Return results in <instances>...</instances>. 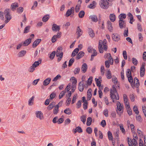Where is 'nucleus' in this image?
Instances as JSON below:
<instances>
[{"label": "nucleus", "mask_w": 146, "mask_h": 146, "mask_svg": "<svg viewBox=\"0 0 146 146\" xmlns=\"http://www.w3.org/2000/svg\"><path fill=\"white\" fill-rule=\"evenodd\" d=\"M52 29L53 31L56 32L59 31L60 28L59 26H58L57 25L53 24L52 25Z\"/></svg>", "instance_id": "nucleus-12"}, {"label": "nucleus", "mask_w": 146, "mask_h": 146, "mask_svg": "<svg viewBox=\"0 0 146 146\" xmlns=\"http://www.w3.org/2000/svg\"><path fill=\"white\" fill-rule=\"evenodd\" d=\"M76 129L78 132L80 133L82 132V130L80 127L78 126L76 128Z\"/></svg>", "instance_id": "nucleus-64"}, {"label": "nucleus", "mask_w": 146, "mask_h": 146, "mask_svg": "<svg viewBox=\"0 0 146 146\" xmlns=\"http://www.w3.org/2000/svg\"><path fill=\"white\" fill-rule=\"evenodd\" d=\"M131 141V142H132L134 146H137V143L135 139H132V141Z\"/></svg>", "instance_id": "nucleus-56"}, {"label": "nucleus", "mask_w": 146, "mask_h": 146, "mask_svg": "<svg viewBox=\"0 0 146 146\" xmlns=\"http://www.w3.org/2000/svg\"><path fill=\"white\" fill-rule=\"evenodd\" d=\"M112 39L116 42L118 41L120 39V36L118 34H113L112 36Z\"/></svg>", "instance_id": "nucleus-6"}, {"label": "nucleus", "mask_w": 146, "mask_h": 146, "mask_svg": "<svg viewBox=\"0 0 146 146\" xmlns=\"http://www.w3.org/2000/svg\"><path fill=\"white\" fill-rule=\"evenodd\" d=\"M116 86L115 85H113L112 86V88L113 90L111 89L110 90V98L112 100L113 102H115V101L114 99L115 98L116 100H119V96L117 91L116 89Z\"/></svg>", "instance_id": "nucleus-2"}, {"label": "nucleus", "mask_w": 146, "mask_h": 146, "mask_svg": "<svg viewBox=\"0 0 146 146\" xmlns=\"http://www.w3.org/2000/svg\"><path fill=\"white\" fill-rule=\"evenodd\" d=\"M72 13H73L72 12V10H71L68 9L66 13V17H68Z\"/></svg>", "instance_id": "nucleus-44"}, {"label": "nucleus", "mask_w": 146, "mask_h": 146, "mask_svg": "<svg viewBox=\"0 0 146 146\" xmlns=\"http://www.w3.org/2000/svg\"><path fill=\"white\" fill-rule=\"evenodd\" d=\"M145 71L144 64H142L140 70V76L141 77H143L144 76L145 74Z\"/></svg>", "instance_id": "nucleus-8"}, {"label": "nucleus", "mask_w": 146, "mask_h": 146, "mask_svg": "<svg viewBox=\"0 0 146 146\" xmlns=\"http://www.w3.org/2000/svg\"><path fill=\"white\" fill-rule=\"evenodd\" d=\"M126 108L127 110V113L129 115H131L132 114V110L130 108L129 105H127Z\"/></svg>", "instance_id": "nucleus-29"}, {"label": "nucleus", "mask_w": 146, "mask_h": 146, "mask_svg": "<svg viewBox=\"0 0 146 146\" xmlns=\"http://www.w3.org/2000/svg\"><path fill=\"white\" fill-rule=\"evenodd\" d=\"M85 54V53L83 51H80L77 54L76 58L79 60L83 57Z\"/></svg>", "instance_id": "nucleus-15"}, {"label": "nucleus", "mask_w": 146, "mask_h": 146, "mask_svg": "<svg viewBox=\"0 0 146 146\" xmlns=\"http://www.w3.org/2000/svg\"><path fill=\"white\" fill-rule=\"evenodd\" d=\"M103 113L106 117L108 116V111L107 109H105L103 111Z\"/></svg>", "instance_id": "nucleus-57"}, {"label": "nucleus", "mask_w": 146, "mask_h": 146, "mask_svg": "<svg viewBox=\"0 0 146 146\" xmlns=\"http://www.w3.org/2000/svg\"><path fill=\"white\" fill-rule=\"evenodd\" d=\"M109 7V3L107 0H103L101 3V7L104 9H106Z\"/></svg>", "instance_id": "nucleus-4"}, {"label": "nucleus", "mask_w": 146, "mask_h": 146, "mask_svg": "<svg viewBox=\"0 0 146 146\" xmlns=\"http://www.w3.org/2000/svg\"><path fill=\"white\" fill-rule=\"evenodd\" d=\"M41 60H40L39 61H35L34 63L33 64V67L35 68L37 66L39 65V64L41 63Z\"/></svg>", "instance_id": "nucleus-38"}, {"label": "nucleus", "mask_w": 146, "mask_h": 146, "mask_svg": "<svg viewBox=\"0 0 146 146\" xmlns=\"http://www.w3.org/2000/svg\"><path fill=\"white\" fill-rule=\"evenodd\" d=\"M26 52L25 50H23L20 52L18 54V56L19 57L23 56L26 53Z\"/></svg>", "instance_id": "nucleus-36"}, {"label": "nucleus", "mask_w": 146, "mask_h": 146, "mask_svg": "<svg viewBox=\"0 0 146 146\" xmlns=\"http://www.w3.org/2000/svg\"><path fill=\"white\" fill-rule=\"evenodd\" d=\"M11 10L9 9H5L4 13L3 12L0 11V18L2 20H4V15L6 20L5 23H8L11 19L12 17L10 13Z\"/></svg>", "instance_id": "nucleus-1"}, {"label": "nucleus", "mask_w": 146, "mask_h": 146, "mask_svg": "<svg viewBox=\"0 0 146 146\" xmlns=\"http://www.w3.org/2000/svg\"><path fill=\"white\" fill-rule=\"evenodd\" d=\"M61 76L60 74L57 75L56 77L54 78L53 80V81L55 82L58 79L60 78Z\"/></svg>", "instance_id": "nucleus-51"}, {"label": "nucleus", "mask_w": 146, "mask_h": 146, "mask_svg": "<svg viewBox=\"0 0 146 146\" xmlns=\"http://www.w3.org/2000/svg\"><path fill=\"white\" fill-rule=\"evenodd\" d=\"M55 96H56L55 93L54 92L52 93L50 95L49 99L52 100V99H53L55 97Z\"/></svg>", "instance_id": "nucleus-52"}, {"label": "nucleus", "mask_w": 146, "mask_h": 146, "mask_svg": "<svg viewBox=\"0 0 146 146\" xmlns=\"http://www.w3.org/2000/svg\"><path fill=\"white\" fill-rule=\"evenodd\" d=\"M85 12L84 11L82 10L80 11L78 13V16L80 18H83L85 15Z\"/></svg>", "instance_id": "nucleus-35"}, {"label": "nucleus", "mask_w": 146, "mask_h": 146, "mask_svg": "<svg viewBox=\"0 0 146 146\" xmlns=\"http://www.w3.org/2000/svg\"><path fill=\"white\" fill-rule=\"evenodd\" d=\"M133 63L135 65H137L138 64V61L134 58H133L132 59Z\"/></svg>", "instance_id": "nucleus-48"}, {"label": "nucleus", "mask_w": 146, "mask_h": 146, "mask_svg": "<svg viewBox=\"0 0 146 146\" xmlns=\"http://www.w3.org/2000/svg\"><path fill=\"white\" fill-rule=\"evenodd\" d=\"M126 14L124 13H121L119 15L118 18L119 20H123L126 18Z\"/></svg>", "instance_id": "nucleus-33"}, {"label": "nucleus", "mask_w": 146, "mask_h": 146, "mask_svg": "<svg viewBox=\"0 0 146 146\" xmlns=\"http://www.w3.org/2000/svg\"><path fill=\"white\" fill-rule=\"evenodd\" d=\"M41 39H37L32 44V47L33 48L36 47L39 43L40 42Z\"/></svg>", "instance_id": "nucleus-18"}, {"label": "nucleus", "mask_w": 146, "mask_h": 146, "mask_svg": "<svg viewBox=\"0 0 146 146\" xmlns=\"http://www.w3.org/2000/svg\"><path fill=\"white\" fill-rule=\"evenodd\" d=\"M83 31L80 28L79 26H78L76 29V33L78 35L77 38H78L81 35H82Z\"/></svg>", "instance_id": "nucleus-10"}, {"label": "nucleus", "mask_w": 146, "mask_h": 146, "mask_svg": "<svg viewBox=\"0 0 146 146\" xmlns=\"http://www.w3.org/2000/svg\"><path fill=\"white\" fill-rule=\"evenodd\" d=\"M19 7L18 4L17 3H12L11 6V9L13 11H14L16 8Z\"/></svg>", "instance_id": "nucleus-22"}, {"label": "nucleus", "mask_w": 146, "mask_h": 146, "mask_svg": "<svg viewBox=\"0 0 146 146\" xmlns=\"http://www.w3.org/2000/svg\"><path fill=\"white\" fill-rule=\"evenodd\" d=\"M23 11V8L22 7H19L17 9V12L19 13H21Z\"/></svg>", "instance_id": "nucleus-47"}, {"label": "nucleus", "mask_w": 146, "mask_h": 146, "mask_svg": "<svg viewBox=\"0 0 146 146\" xmlns=\"http://www.w3.org/2000/svg\"><path fill=\"white\" fill-rule=\"evenodd\" d=\"M92 119L91 117H88L87 120L86 125L87 126H90L91 124Z\"/></svg>", "instance_id": "nucleus-37"}, {"label": "nucleus", "mask_w": 146, "mask_h": 146, "mask_svg": "<svg viewBox=\"0 0 146 146\" xmlns=\"http://www.w3.org/2000/svg\"><path fill=\"white\" fill-rule=\"evenodd\" d=\"M108 136L109 140H113V137L110 131L108 132Z\"/></svg>", "instance_id": "nucleus-40"}, {"label": "nucleus", "mask_w": 146, "mask_h": 146, "mask_svg": "<svg viewBox=\"0 0 146 146\" xmlns=\"http://www.w3.org/2000/svg\"><path fill=\"white\" fill-rule=\"evenodd\" d=\"M96 2L94 1H93L88 6V7L90 9H94L95 7V5H96Z\"/></svg>", "instance_id": "nucleus-28"}, {"label": "nucleus", "mask_w": 146, "mask_h": 146, "mask_svg": "<svg viewBox=\"0 0 146 146\" xmlns=\"http://www.w3.org/2000/svg\"><path fill=\"white\" fill-rule=\"evenodd\" d=\"M79 87H78V89L79 90L80 92H82L83 91L84 87V85H83V84L81 82H80L79 84Z\"/></svg>", "instance_id": "nucleus-27"}, {"label": "nucleus", "mask_w": 146, "mask_h": 146, "mask_svg": "<svg viewBox=\"0 0 146 146\" xmlns=\"http://www.w3.org/2000/svg\"><path fill=\"white\" fill-rule=\"evenodd\" d=\"M109 17L110 20L111 22H113L115 21V16L114 14H110Z\"/></svg>", "instance_id": "nucleus-31"}, {"label": "nucleus", "mask_w": 146, "mask_h": 146, "mask_svg": "<svg viewBox=\"0 0 146 146\" xmlns=\"http://www.w3.org/2000/svg\"><path fill=\"white\" fill-rule=\"evenodd\" d=\"M35 114L36 115V117L42 120L44 119L43 113L41 111H36V112Z\"/></svg>", "instance_id": "nucleus-7"}, {"label": "nucleus", "mask_w": 146, "mask_h": 146, "mask_svg": "<svg viewBox=\"0 0 146 146\" xmlns=\"http://www.w3.org/2000/svg\"><path fill=\"white\" fill-rule=\"evenodd\" d=\"M119 127L122 133H125V130L123 127V125L122 124H120L119 126Z\"/></svg>", "instance_id": "nucleus-55"}, {"label": "nucleus", "mask_w": 146, "mask_h": 146, "mask_svg": "<svg viewBox=\"0 0 146 146\" xmlns=\"http://www.w3.org/2000/svg\"><path fill=\"white\" fill-rule=\"evenodd\" d=\"M88 34L91 37H93L94 36V33L93 31L91 28L88 29Z\"/></svg>", "instance_id": "nucleus-25"}, {"label": "nucleus", "mask_w": 146, "mask_h": 146, "mask_svg": "<svg viewBox=\"0 0 146 146\" xmlns=\"http://www.w3.org/2000/svg\"><path fill=\"white\" fill-rule=\"evenodd\" d=\"M126 75L127 77L131 76V72L130 70L129 69H127L126 71Z\"/></svg>", "instance_id": "nucleus-54"}, {"label": "nucleus", "mask_w": 146, "mask_h": 146, "mask_svg": "<svg viewBox=\"0 0 146 146\" xmlns=\"http://www.w3.org/2000/svg\"><path fill=\"white\" fill-rule=\"evenodd\" d=\"M74 61V58H72L70 59L69 62L68 66L70 67L72 64L73 63Z\"/></svg>", "instance_id": "nucleus-45"}, {"label": "nucleus", "mask_w": 146, "mask_h": 146, "mask_svg": "<svg viewBox=\"0 0 146 146\" xmlns=\"http://www.w3.org/2000/svg\"><path fill=\"white\" fill-rule=\"evenodd\" d=\"M92 91L91 89L89 88L87 91V99L89 100H91L92 95Z\"/></svg>", "instance_id": "nucleus-14"}, {"label": "nucleus", "mask_w": 146, "mask_h": 146, "mask_svg": "<svg viewBox=\"0 0 146 146\" xmlns=\"http://www.w3.org/2000/svg\"><path fill=\"white\" fill-rule=\"evenodd\" d=\"M88 68V66L86 63H84L82 65L81 69L83 73H85L87 71Z\"/></svg>", "instance_id": "nucleus-19"}, {"label": "nucleus", "mask_w": 146, "mask_h": 146, "mask_svg": "<svg viewBox=\"0 0 146 146\" xmlns=\"http://www.w3.org/2000/svg\"><path fill=\"white\" fill-rule=\"evenodd\" d=\"M133 110L135 112L136 114H138L139 113V111L138 110V108L137 106H134L133 108Z\"/></svg>", "instance_id": "nucleus-50"}, {"label": "nucleus", "mask_w": 146, "mask_h": 146, "mask_svg": "<svg viewBox=\"0 0 146 146\" xmlns=\"http://www.w3.org/2000/svg\"><path fill=\"white\" fill-rule=\"evenodd\" d=\"M117 106L118 110L120 111L119 113L118 112V113L120 116L123 113V106L119 102H118L117 104Z\"/></svg>", "instance_id": "nucleus-5"}, {"label": "nucleus", "mask_w": 146, "mask_h": 146, "mask_svg": "<svg viewBox=\"0 0 146 146\" xmlns=\"http://www.w3.org/2000/svg\"><path fill=\"white\" fill-rule=\"evenodd\" d=\"M62 47H58L57 48L56 51V55L57 57H58V58L57 59V62H59L62 60L63 54V52H60L62 51Z\"/></svg>", "instance_id": "nucleus-3"}, {"label": "nucleus", "mask_w": 146, "mask_h": 146, "mask_svg": "<svg viewBox=\"0 0 146 146\" xmlns=\"http://www.w3.org/2000/svg\"><path fill=\"white\" fill-rule=\"evenodd\" d=\"M34 98V96H33L28 101V105L29 106H32L33 104Z\"/></svg>", "instance_id": "nucleus-32"}, {"label": "nucleus", "mask_w": 146, "mask_h": 146, "mask_svg": "<svg viewBox=\"0 0 146 146\" xmlns=\"http://www.w3.org/2000/svg\"><path fill=\"white\" fill-rule=\"evenodd\" d=\"M81 104H82V103H81V100H79L78 101L77 104H76V107H77V108H79L81 106Z\"/></svg>", "instance_id": "nucleus-62"}, {"label": "nucleus", "mask_w": 146, "mask_h": 146, "mask_svg": "<svg viewBox=\"0 0 146 146\" xmlns=\"http://www.w3.org/2000/svg\"><path fill=\"white\" fill-rule=\"evenodd\" d=\"M79 51V49L78 48H76L72 52L71 56L74 57L75 56Z\"/></svg>", "instance_id": "nucleus-30"}, {"label": "nucleus", "mask_w": 146, "mask_h": 146, "mask_svg": "<svg viewBox=\"0 0 146 146\" xmlns=\"http://www.w3.org/2000/svg\"><path fill=\"white\" fill-rule=\"evenodd\" d=\"M95 80L96 82L97 86L99 87L98 93L99 97L100 98V81L99 80V79L95 78Z\"/></svg>", "instance_id": "nucleus-11"}, {"label": "nucleus", "mask_w": 146, "mask_h": 146, "mask_svg": "<svg viewBox=\"0 0 146 146\" xmlns=\"http://www.w3.org/2000/svg\"><path fill=\"white\" fill-rule=\"evenodd\" d=\"M92 77H90L88 80V84L89 85H90L92 82Z\"/></svg>", "instance_id": "nucleus-63"}, {"label": "nucleus", "mask_w": 146, "mask_h": 146, "mask_svg": "<svg viewBox=\"0 0 146 146\" xmlns=\"http://www.w3.org/2000/svg\"><path fill=\"white\" fill-rule=\"evenodd\" d=\"M107 25L108 29L110 32H111L113 31V27L112 26V24L111 22L108 21L107 22Z\"/></svg>", "instance_id": "nucleus-23"}, {"label": "nucleus", "mask_w": 146, "mask_h": 146, "mask_svg": "<svg viewBox=\"0 0 146 146\" xmlns=\"http://www.w3.org/2000/svg\"><path fill=\"white\" fill-rule=\"evenodd\" d=\"M105 75L108 79H110L111 78V73L109 69H107Z\"/></svg>", "instance_id": "nucleus-13"}, {"label": "nucleus", "mask_w": 146, "mask_h": 146, "mask_svg": "<svg viewBox=\"0 0 146 146\" xmlns=\"http://www.w3.org/2000/svg\"><path fill=\"white\" fill-rule=\"evenodd\" d=\"M77 80L76 79L74 80L72 82V87L71 88L72 92H74L76 89V85Z\"/></svg>", "instance_id": "nucleus-17"}, {"label": "nucleus", "mask_w": 146, "mask_h": 146, "mask_svg": "<svg viewBox=\"0 0 146 146\" xmlns=\"http://www.w3.org/2000/svg\"><path fill=\"white\" fill-rule=\"evenodd\" d=\"M49 15H48L44 16L42 19V21L44 22H46L49 19Z\"/></svg>", "instance_id": "nucleus-39"}, {"label": "nucleus", "mask_w": 146, "mask_h": 146, "mask_svg": "<svg viewBox=\"0 0 146 146\" xmlns=\"http://www.w3.org/2000/svg\"><path fill=\"white\" fill-rule=\"evenodd\" d=\"M30 28V26H29L26 27L24 30V33H28L29 31Z\"/></svg>", "instance_id": "nucleus-42"}, {"label": "nucleus", "mask_w": 146, "mask_h": 146, "mask_svg": "<svg viewBox=\"0 0 146 146\" xmlns=\"http://www.w3.org/2000/svg\"><path fill=\"white\" fill-rule=\"evenodd\" d=\"M80 69L79 68H76L74 70V72L75 74H78L79 73Z\"/></svg>", "instance_id": "nucleus-53"}, {"label": "nucleus", "mask_w": 146, "mask_h": 146, "mask_svg": "<svg viewBox=\"0 0 146 146\" xmlns=\"http://www.w3.org/2000/svg\"><path fill=\"white\" fill-rule=\"evenodd\" d=\"M51 79L50 78L46 79L44 80L43 82V84L44 86H47L50 82Z\"/></svg>", "instance_id": "nucleus-24"}, {"label": "nucleus", "mask_w": 146, "mask_h": 146, "mask_svg": "<svg viewBox=\"0 0 146 146\" xmlns=\"http://www.w3.org/2000/svg\"><path fill=\"white\" fill-rule=\"evenodd\" d=\"M119 27L120 29H122L123 27H125L126 23L125 21L123 20H119Z\"/></svg>", "instance_id": "nucleus-9"}, {"label": "nucleus", "mask_w": 146, "mask_h": 146, "mask_svg": "<svg viewBox=\"0 0 146 146\" xmlns=\"http://www.w3.org/2000/svg\"><path fill=\"white\" fill-rule=\"evenodd\" d=\"M64 112L65 113L68 115H70L71 113V111L69 108L65 110Z\"/></svg>", "instance_id": "nucleus-43"}, {"label": "nucleus", "mask_w": 146, "mask_h": 146, "mask_svg": "<svg viewBox=\"0 0 146 146\" xmlns=\"http://www.w3.org/2000/svg\"><path fill=\"white\" fill-rule=\"evenodd\" d=\"M66 92L65 91H62L60 93L59 96V98L61 99L64 95Z\"/></svg>", "instance_id": "nucleus-49"}, {"label": "nucleus", "mask_w": 146, "mask_h": 146, "mask_svg": "<svg viewBox=\"0 0 146 146\" xmlns=\"http://www.w3.org/2000/svg\"><path fill=\"white\" fill-rule=\"evenodd\" d=\"M56 52L55 51H54L50 54L49 58L51 60L54 59L56 55Z\"/></svg>", "instance_id": "nucleus-34"}, {"label": "nucleus", "mask_w": 146, "mask_h": 146, "mask_svg": "<svg viewBox=\"0 0 146 146\" xmlns=\"http://www.w3.org/2000/svg\"><path fill=\"white\" fill-rule=\"evenodd\" d=\"M81 121L84 124L86 121V116L85 115H82L80 117Z\"/></svg>", "instance_id": "nucleus-41"}, {"label": "nucleus", "mask_w": 146, "mask_h": 146, "mask_svg": "<svg viewBox=\"0 0 146 146\" xmlns=\"http://www.w3.org/2000/svg\"><path fill=\"white\" fill-rule=\"evenodd\" d=\"M80 7V5L78 4L76 5L75 9L76 12L78 13L79 11Z\"/></svg>", "instance_id": "nucleus-58"}, {"label": "nucleus", "mask_w": 146, "mask_h": 146, "mask_svg": "<svg viewBox=\"0 0 146 146\" xmlns=\"http://www.w3.org/2000/svg\"><path fill=\"white\" fill-rule=\"evenodd\" d=\"M32 39L29 38L23 42V45L24 46H28L31 42Z\"/></svg>", "instance_id": "nucleus-21"}, {"label": "nucleus", "mask_w": 146, "mask_h": 146, "mask_svg": "<svg viewBox=\"0 0 146 146\" xmlns=\"http://www.w3.org/2000/svg\"><path fill=\"white\" fill-rule=\"evenodd\" d=\"M86 131L88 134H91L92 132V128L90 127H88L86 129Z\"/></svg>", "instance_id": "nucleus-59"}, {"label": "nucleus", "mask_w": 146, "mask_h": 146, "mask_svg": "<svg viewBox=\"0 0 146 146\" xmlns=\"http://www.w3.org/2000/svg\"><path fill=\"white\" fill-rule=\"evenodd\" d=\"M101 44L103 47H104V50L106 51H107L108 49V46L106 40L104 39L103 40V42H102Z\"/></svg>", "instance_id": "nucleus-16"}, {"label": "nucleus", "mask_w": 146, "mask_h": 146, "mask_svg": "<svg viewBox=\"0 0 146 146\" xmlns=\"http://www.w3.org/2000/svg\"><path fill=\"white\" fill-rule=\"evenodd\" d=\"M105 66L106 67L109 68L110 66V62L108 60H106L105 62Z\"/></svg>", "instance_id": "nucleus-61"}, {"label": "nucleus", "mask_w": 146, "mask_h": 146, "mask_svg": "<svg viewBox=\"0 0 146 146\" xmlns=\"http://www.w3.org/2000/svg\"><path fill=\"white\" fill-rule=\"evenodd\" d=\"M123 55L124 59L127 60V55L126 51H123Z\"/></svg>", "instance_id": "nucleus-60"}, {"label": "nucleus", "mask_w": 146, "mask_h": 146, "mask_svg": "<svg viewBox=\"0 0 146 146\" xmlns=\"http://www.w3.org/2000/svg\"><path fill=\"white\" fill-rule=\"evenodd\" d=\"M127 15L130 17V23L132 24V22L131 21H134L135 20L133 19V17L132 14L131 13H129L127 14Z\"/></svg>", "instance_id": "nucleus-26"}, {"label": "nucleus", "mask_w": 146, "mask_h": 146, "mask_svg": "<svg viewBox=\"0 0 146 146\" xmlns=\"http://www.w3.org/2000/svg\"><path fill=\"white\" fill-rule=\"evenodd\" d=\"M90 19H91L92 21L96 22L98 21V18L97 16L96 15H91L89 17Z\"/></svg>", "instance_id": "nucleus-20"}, {"label": "nucleus", "mask_w": 146, "mask_h": 146, "mask_svg": "<svg viewBox=\"0 0 146 146\" xmlns=\"http://www.w3.org/2000/svg\"><path fill=\"white\" fill-rule=\"evenodd\" d=\"M106 57H108V59L109 62L110 61H111L112 60H113V59L112 58V56H111V55L110 53H108L106 54Z\"/></svg>", "instance_id": "nucleus-46"}]
</instances>
